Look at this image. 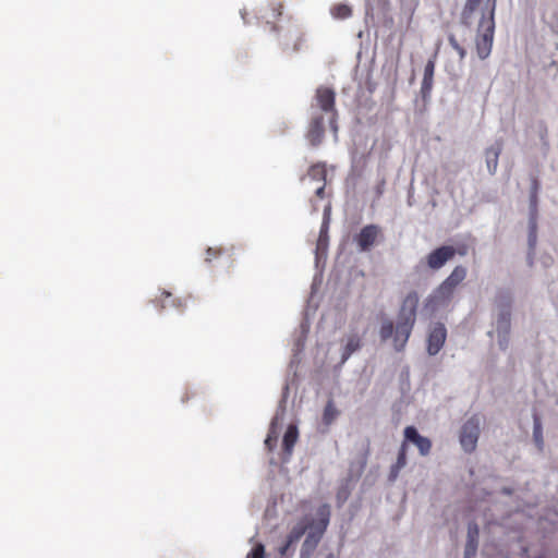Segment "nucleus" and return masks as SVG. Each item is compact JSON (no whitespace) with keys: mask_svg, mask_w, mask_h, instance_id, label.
<instances>
[{"mask_svg":"<svg viewBox=\"0 0 558 558\" xmlns=\"http://www.w3.org/2000/svg\"><path fill=\"white\" fill-rule=\"evenodd\" d=\"M468 269L463 265L456 266L450 275L436 287L424 300L421 314L434 316L439 310L448 307L459 284L466 278Z\"/></svg>","mask_w":558,"mask_h":558,"instance_id":"f257e3e1","label":"nucleus"},{"mask_svg":"<svg viewBox=\"0 0 558 558\" xmlns=\"http://www.w3.org/2000/svg\"><path fill=\"white\" fill-rule=\"evenodd\" d=\"M420 296L415 290L410 291L402 300L397 314L396 336L393 339L395 350L401 352L412 333L416 322Z\"/></svg>","mask_w":558,"mask_h":558,"instance_id":"f03ea898","label":"nucleus"},{"mask_svg":"<svg viewBox=\"0 0 558 558\" xmlns=\"http://www.w3.org/2000/svg\"><path fill=\"white\" fill-rule=\"evenodd\" d=\"M330 517V506L328 504H323L317 508L315 517L305 514L301 518V521H306L310 526L301 546L300 558L312 557L328 529Z\"/></svg>","mask_w":558,"mask_h":558,"instance_id":"7ed1b4c3","label":"nucleus"},{"mask_svg":"<svg viewBox=\"0 0 558 558\" xmlns=\"http://www.w3.org/2000/svg\"><path fill=\"white\" fill-rule=\"evenodd\" d=\"M497 0H486L481 10V19L477 26L475 47L481 60L487 59L492 53L495 35V11Z\"/></svg>","mask_w":558,"mask_h":558,"instance_id":"20e7f679","label":"nucleus"},{"mask_svg":"<svg viewBox=\"0 0 558 558\" xmlns=\"http://www.w3.org/2000/svg\"><path fill=\"white\" fill-rule=\"evenodd\" d=\"M459 254L461 256L466 254L465 247L458 250L450 244H441L433 248L422 260L425 266L432 271L440 270L448 262L452 260L454 256Z\"/></svg>","mask_w":558,"mask_h":558,"instance_id":"39448f33","label":"nucleus"},{"mask_svg":"<svg viewBox=\"0 0 558 558\" xmlns=\"http://www.w3.org/2000/svg\"><path fill=\"white\" fill-rule=\"evenodd\" d=\"M481 434V420L477 415H472L461 426L459 441L465 453H472L477 447Z\"/></svg>","mask_w":558,"mask_h":558,"instance_id":"423d86ee","label":"nucleus"},{"mask_svg":"<svg viewBox=\"0 0 558 558\" xmlns=\"http://www.w3.org/2000/svg\"><path fill=\"white\" fill-rule=\"evenodd\" d=\"M447 328L444 323L430 324L426 337V352L429 356L437 355L444 348L447 340Z\"/></svg>","mask_w":558,"mask_h":558,"instance_id":"0eeeda50","label":"nucleus"},{"mask_svg":"<svg viewBox=\"0 0 558 558\" xmlns=\"http://www.w3.org/2000/svg\"><path fill=\"white\" fill-rule=\"evenodd\" d=\"M331 221V205L327 204L323 211V221L319 229L318 239L315 248V264L318 266L322 255L324 258L327 256L329 245V226Z\"/></svg>","mask_w":558,"mask_h":558,"instance_id":"6e6552de","label":"nucleus"},{"mask_svg":"<svg viewBox=\"0 0 558 558\" xmlns=\"http://www.w3.org/2000/svg\"><path fill=\"white\" fill-rule=\"evenodd\" d=\"M308 526V523L301 521V519L293 525L284 542L278 548L280 557L290 558L293 555L295 545L305 535Z\"/></svg>","mask_w":558,"mask_h":558,"instance_id":"1a4fd4ad","label":"nucleus"},{"mask_svg":"<svg viewBox=\"0 0 558 558\" xmlns=\"http://www.w3.org/2000/svg\"><path fill=\"white\" fill-rule=\"evenodd\" d=\"M379 231L380 228L374 223L362 227L353 236V242L356 244L357 251L360 253L369 252L376 242Z\"/></svg>","mask_w":558,"mask_h":558,"instance_id":"9d476101","label":"nucleus"},{"mask_svg":"<svg viewBox=\"0 0 558 558\" xmlns=\"http://www.w3.org/2000/svg\"><path fill=\"white\" fill-rule=\"evenodd\" d=\"M405 445H414L422 457L429 454L432 449V441L428 437L420 434L417 428L413 425L407 426L403 430V441Z\"/></svg>","mask_w":558,"mask_h":558,"instance_id":"9b49d317","label":"nucleus"},{"mask_svg":"<svg viewBox=\"0 0 558 558\" xmlns=\"http://www.w3.org/2000/svg\"><path fill=\"white\" fill-rule=\"evenodd\" d=\"M325 134V119L322 113L313 116L306 137L313 147L322 144Z\"/></svg>","mask_w":558,"mask_h":558,"instance_id":"f8f14e48","label":"nucleus"},{"mask_svg":"<svg viewBox=\"0 0 558 558\" xmlns=\"http://www.w3.org/2000/svg\"><path fill=\"white\" fill-rule=\"evenodd\" d=\"M480 544V526L475 520L468 522L466 542L464 545L463 555L466 558L476 557Z\"/></svg>","mask_w":558,"mask_h":558,"instance_id":"ddd939ff","label":"nucleus"},{"mask_svg":"<svg viewBox=\"0 0 558 558\" xmlns=\"http://www.w3.org/2000/svg\"><path fill=\"white\" fill-rule=\"evenodd\" d=\"M298 438H299L298 425L294 423H290L284 430L282 441H281V447H282V452H283V458H282L283 462L289 461V459L293 452L294 445L298 441Z\"/></svg>","mask_w":558,"mask_h":558,"instance_id":"4468645a","label":"nucleus"},{"mask_svg":"<svg viewBox=\"0 0 558 558\" xmlns=\"http://www.w3.org/2000/svg\"><path fill=\"white\" fill-rule=\"evenodd\" d=\"M317 104L322 111L326 113L336 112L335 102H336V93L330 87L320 86L316 89L315 96Z\"/></svg>","mask_w":558,"mask_h":558,"instance_id":"2eb2a0df","label":"nucleus"},{"mask_svg":"<svg viewBox=\"0 0 558 558\" xmlns=\"http://www.w3.org/2000/svg\"><path fill=\"white\" fill-rule=\"evenodd\" d=\"M367 456H368V449H366L365 453L357 461H352L350 463L348 474L341 481L342 483L354 486L355 482H357L360 480V477L362 476V474L366 468Z\"/></svg>","mask_w":558,"mask_h":558,"instance_id":"dca6fc26","label":"nucleus"},{"mask_svg":"<svg viewBox=\"0 0 558 558\" xmlns=\"http://www.w3.org/2000/svg\"><path fill=\"white\" fill-rule=\"evenodd\" d=\"M367 456H368V449H366L365 453L357 461H352L350 463L348 474L341 481L342 483L354 486L355 482H357L360 480V477L362 476V474L366 468Z\"/></svg>","mask_w":558,"mask_h":558,"instance_id":"f3484780","label":"nucleus"},{"mask_svg":"<svg viewBox=\"0 0 558 558\" xmlns=\"http://www.w3.org/2000/svg\"><path fill=\"white\" fill-rule=\"evenodd\" d=\"M494 305L497 313H511L513 305V292L509 288H500L496 291Z\"/></svg>","mask_w":558,"mask_h":558,"instance_id":"a211bd4d","label":"nucleus"},{"mask_svg":"<svg viewBox=\"0 0 558 558\" xmlns=\"http://www.w3.org/2000/svg\"><path fill=\"white\" fill-rule=\"evenodd\" d=\"M408 449H409L408 445H405V442H401L398 453H397L396 462L393 464H391L389 473H388L387 480L390 484H393L397 481V478L399 477L400 471L407 465Z\"/></svg>","mask_w":558,"mask_h":558,"instance_id":"6ab92c4d","label":"nucleus"},{"mask_svg":"<svg viewBox=\"0 0 558 558\" xmlns=\"http://www.w3.org/2000/svg\"><path fill=\"white\" fill-rule=\"evenodd\" d=\"M502 150V144L496 141L493 145L485 149V162L487 171L494 175L497 171L499 156Z\"/></svg>","mask_w":558,"mask_h":558,"instance_id":"aec40b11","label":"nucleus"},{"mask_svg":"<svg viewBox=\"0 0 558 558\" xmlns=\"http://www.w3.org/2000/svg\"><path fill=\"white\" fill-rule=\"evenodd\" d=\"M482 0H466L461 15H460V24L464 27L469 28L472 25V16L476 9L478 8Z\"/></svg>","mask_w":558,"mask_h":558,"instance_id":"412c9836","label":"nucleus"},{"mask_svg":"<svg viewBox=\"0 0 558 558\" xmlns=\"http://www.w3.org/2000/svg\"><path fill=\"white\" fill-rule=\"evenodd\" d=\"M360 348H361V341L359 338H355V337L349 338L347 343L342 348L341 359H340V362L338 363V365L336 366V368H341L344 365V363L350 359V356L354 352L360 350Z\"/></svg>","mask_w":558,"mask_h":558,"instance_id":"4be33fe9","label":"nucleus"},{"mask_svg":"<svg viewBox=\"0 0 558 558\" xmlns=\"http://www.w3.org/2000/svg\"><path fill=\"white\" fill-rule=\"evenodd\" d=\"M496 332L501 335H510L511 330V313H497Z\"/></svg>","mask_w":558,"mask_h":558,"instance_id":"5701e85b","label":"nucleus"},{"mask_svg":"<svg viewBox=\"0 0 558 558\" xmlns=\"http://www.w3.org/2000/svg\"><path fill=\"white\" fill-rule=\"evenodd\" d=\"M340 412L335 407L333 400L329 399L323 411V423L327 426L331 425Z\"/></svg>","mask_w":558,"mask_h":558,"instance_id":"b1692460","label":"nucleus"},{"mask_svg":"<svg viewBox=\"0 0 558 558\" xmlns=\"http://www.w3.org/2000/svg\"><path fill=\"white\" fill-rule=\"evenodd\" d=\"M353 488V485H348L342 482L340 483L336 494V505L338 508H342L344 506L351 496Z\"/></svg>","mask_w":558,"mask_h":558,"instance_id":"393cba45","label":"nucleus"},{"mask_svg":"<svg viewBox=\"0 0 558 558\" xmlns=\"http://www.w3.org/2000/svg\"><path fill=\"white\" fill-rule=\"evenodd\" d=\"M533 440L536 447L542 450L544 447L543 425L537 414L533 415Z\"/></svg>","mask_w":558,"mask_h":558,"instance_id":"a878e982","label":"nucleus"},{"mask_svg":"<svg viewBox=\"0 0 558 558\" xmlns=\"http://www.w3.org/2000/svg\"><path fill=\"white\" fill-rule=\"evenodd\" d=\"M537 244V220H527V250L535 251Z\"/></svg>","mask_w":558,"mask_h":558,"instance_id":"bb28decb","label":"nucleus"},{"mask_svg":"<svg viewBox=\"0 0 558 558\" xmlns=\"http://www.w3.org/2000/svg\"><path fill=\"white\" fill-rule=\"evenodd\" d=\"M330 14L338 20H344L352 15V8L348 3H337L330 8Z\"/></svg>","mask_w":558,"mask_h":558,"instance_id":"cd10ccee","label":"nucleus"},{"mask_svg":"<svg viewBox=\"0 0 558 558\" xmlns=\"http://www.w3.org/2000/svg\"><path fill=\"white\" fill-rule=\"evenodd\" d=\"M307 174L315 181H323L326 183L327 170L325 163L318 162L310 167Z\"/></svg>","mask_w":558,"mask_h":558,"instance_id":"c85d7f7f","label":"nucleus"},{"mask_svg":"<svg viewBox=\"0 0 558 558\" xmlns=\"http://www.w3.org/2000/svg\"><path fill=\"white\" fill-rule=\"evenodd\" d=\"M396 336V325L390 319H385L380 324L379 337L381 341H387Z\"/></svg>","mask_w":558,"mask_h":558,"instance_id":"c756f323","label":"nucleus"},{"mask_svg":"<svg viewBox=\"0 0 558 558\" xmlns=\"http://www.w3.org/2000/svg\"><path fill=\"white\" fill-rule=\"evenodd\" d=\"M279 430H280V427L269 425V429H268V433H267L265 441H264L266 448L269 451H272L277 446Z\"/></svg>","mask_w":558,"mask_h":558,"instance_id":"7c9ffc66","label":"nucleus"},{"mask_svg":"<svg viewBox=\"0 0 558 558\" xmlns=\"http://www.w3.org/2000/svg\"><path fill=\"white\" fill-rule=\"evenodd\" d=\"M433 83L434 78L423 77L422 80L420 94L424 102H427L430 99Z\"/></svg>","mask_w":558,"mask_h":558,"instance_id":"2f4dec72","label":"nucleus"},{"mask_svg":"<svg viewBox=\"0 0 558 558\" xmlns=\"http://www.w3.org/2000/svg\"><path fill=\"white\" fill-rule=\"evenodd\" d=\"M399 381H400V390L402 393L410 390V367L408 365L403 366L400 375H399Z\"/></svg>","mask_w":558,"mask_h":558,"instance_id":"473e14b6","label":"nucleus"},{"mask_svg":"<svg viewBox=\"0 0 558 558\" xmlns=\"http://www.w3.org/2000/svg\"><path fill=\"white\" fill-rule=\"evenodd\" d=\"M286 411H287V404L279 402L278 407H277V410H276V413H275L274 417L270 421V425H274V426H277V427L281 428L282 422H283L284 416H286Z\"/></svg>","mask_w":558,"mask_h":558,"instance_id":"72a5a7b5","label":"nucleus"},{"mask_svg":"<svg viewBox=\"0 0 558 558\" xmlns=\"http://www.w3.org/2000/svg\"><path fill=\"white\" fill-rule=\"evenodd\" d=\"M538 194H529V219L537 220Z\"/></svg>","mask_w":558,"mask_h":558,"instance_id":"f704fd0d","label":"nucleus"},{"mask_svg":"<svg viewBox=\"0 0 558 558\" xmlns=\"http://www.w3.org/2000/svg\"><path fill=\"white\" fill-rule=\"evenodd\" d=\"M448 43L458 52L460 61L464 60L468 53L466 49L459 44L454 35L450 34L448 36Z\"/></svg>","mask_w":558,"mask_h":558,"instance_id":"c9c22d12","label":"nucleus"},{"mask_svg":"<svg viewBox=\"0 0 558 558\" xmlns=\"http://www.w3.org/2000/svg\"><path fill=\"white\" fill-rule=\"evenodd\" d=\"M246 558H266V549L263 543L255 544L248 551Z\"/></svg>","mask_w":558,"mask_h":558,"instance_id":"e433bc0d","label":"nucleus"},{"mask_svg":"<svg viewBox=\"0 0 558 558\" xmlns=\"http://www.w3.org/2000/svg\"><path fill=\"white\" fill-rule=\"evenodd\" d=\"M435 59H436V56H434L433 58H429L427 60V62L425 63L423 77L434 78L435 66H436Z\"/></svg>","mask_w":558,"mask_h":558,"instance_id":"4c0bfd02","label":"nucleus"},{"mask_svg":"<svg viewBox=\"0 0 558 558\" xmlns=\"http://www.w3.org/2000/svg\"><path fill=\"white\" fill-rule=\"evenodd\" d=\"M306 338L298 336L294 341L293 352L301 354L305 348Z\"/></svg>","mask_w":558,"mask_h":558,"instance_id":"58836bf2","label":"nucleus"},{"mask_svg":"<svg viewBox=\"0 0 558 558\" xmlns=\"http://www.w3.org/2000/svg\"><path fill=\"white\" fill-rule=\"evenodd\" d=\"M498 347L501 351H506L509 347V335L497 333Z\"/></svg>","mask_w":558,"mask_h":558,"instance_id":"ea45409f","label":"nucleus"},{"mask_svg":"<svg viewBox=\"0 0 558 558\" xmlns=\"http://www.w3.org/2000/svg\"><path fill=\"white\" fill-rule=\"evenodd\" d=\"M337 117H338L337 111L336 112H331L330 117H329V126H330V130L335 134V138H337V133H338Z\"/></svg>","mask_w":558,"mask_h":558,"instance_id":"a19ab883","label":"nucleus"},{"mask_svg":"<svg viewBox=\"0 0 558 558\" xmlns=\"http://www.w3.org/2000/svg\"><path fill=\"white\" fill-rule=\"evenodd\" d=\"M308 332H310V322L307 318H304L300 325V335L299 336L307 338Z\"/></svg>","mask_w":558,"mask_h":558,"instance_id":"79ce46f5","label":"nucleus"},{"mask_svg":"<svg viewBox=\"0 0 558 558\" xmlns=\"http://www.w3.org/2000/svg\"><path fill=\"white\" fill-rule=\"evenodd\" d=\"M385 186H386V180L383 178V179H380V180L377 182V184H376V186H375V194H376V197H377V198H380V197H381V195L384 194V192H385Z\"/></svg>","mask_w":558,"mask_h":558,"instance_id":"37998d69","label":"nucleus"},{"mask_svg":"<svg viewBox=\"0 0 558 558\" xmlns=\"http://www.w3.org/2000/svg\"><path fill=\"white\" fill-rule=\"evenodd\" d=\"M539 190H541V183H539L538 179L532 178L529 194H538Z\"/></svg>","mask_w":558,"mask_h":558,"instance_id":"c03bdc74","label":"nucleus"},{"mask_svg":"<svg viewBox=\"0 0 558 558\" xmlns=\"http://www.w3.org/2000/svg\"><path fill=\"white\" fill-rule=\"evenodd\" d=\"M289 393H290L289 384L286 383L283 388H282V393H281V398H280L279 402L287 404V401H288V398H289Z\"/></svg>","mask_w":558,"mask_h":558,"instance_id":"a18cd8bd","label":"nucleus"},{"mask_svg":"<svg viewBox=\"0 0 558 558\" xmlns=\"http://www.w3.org/2000/svg\"><path fill=\"white\" fill-rule=\"evenodd\" d=\"M534 257H535V251H529L526 252V264L529 267L534 266Z\"/></svg>","mask_w":558,"mask_h":558,"instance_id":"49530a36","label":"nucleus"},{"mask_svg":"<svg viewBox=\"0 0 558 558\" xmlns=\"http://www.w3.org/2000/svg\"><path fill=\"white\" fill-rule=\"evenodd\" d=\"M300 354L293 352V356L290 361L289 368L292 369L295 365L300 363Z\"/></svg>","mask_w":558,"mask_h":558,"instance_id":"de8ad7c7","label":"nucleus"},{"mask_svg":"<svg viewBox=\"0 0 558 558\" xmlns=\"http://www.w3.org/2000/svg\"><path fill=\"white\" fill-rule=\"evenodd\" d=\"M514 493L513 488L510 487V486H504L501 489H500V494L504 495V496H512Z\"/></svg>","mask_w":558,"mask_h":558,"instance_id":"09e8293b","label":"nucleus"},{"mask_svg":"<svg viewBox=\"0 0 558 558\" xmlns=\"http://www.w3.org/2000/svg\"><path fill=\"white\" fill-rule=\"evenodd\" d=\"M325 185L326 183H324L322 186H319L318 189H316L315 191V195L319 198H324L325 197Z\"/></svg>","mask_w":558,"mask_h":558,"instance_id":"8fccbe9b","label":"nucleus"},{"mask_svg":"<svg viewBox=\"0 0 558 558\" xmlns=\"http://www.w3.org/2000/svg\"><path fill=\"white\" fill-rule=\"evenodd\" d=\"M206 254H207L206 262H210V260H211V258H210V257H211V255H214V254H215V250H214L213 247H208V248L206 250Z\"/></svg>","mask_w":558,"mask_h":558,"instance_id":"3c124183","label":"nucleus"},{"mask_svg":"<svg viewBox=\"0 0 558 558\" xmlns=\"http://www.w3.org/2000/svg\"><path fill=\"white\" fill-rule=\"evenodd\" d=\"M180 305H181V301H180V300H172V301H171V306H172V307H178V306H180Z\"/></svg>","mask_w":558,"mask_h":558,"instance_id":"603ef678","label":"nucleus"},{"mask_svg":"<svg viewBox=\"0 0 558 558\" xmlns=\"http://www.w3.org/2000/svg\"><path fill=\"white\" fill-rule=\"evenodd\" d=\"M274 15H275V17L281 15V11L280 10H274Z\"/></svg>","mask_w":558,"mask_h":558,"instance_id":"864d4df0","label":"nucleus"},{"mask_svg":"<svg viewBox=\"0 0 558 558\" xmlns=\"http://www.w3.org/2000/svg\"><path fill=\"white\" fill-rule=\"evenodd\" d=\"M240 13H241V17L245 22V14H246L245 10H241Z\"/></svg>","mask_w":558,"mask_h":558,"instance_id":"5fc2aeb1","label":"nucleus"},{"mask_svg":"<svg viewBox=\"0 0 558 558\" xmlns=\"http://www.w3.org/2000/svg\"><path fill=\"white\" fill-rule=\"evenodd\" d=\"M325 558H336L335 554L329 553Z\"/></svg>","mask_w":558,"mask_h":558,"instance_id":"6e6d98bb","label":"nucleus"},{"mask_svg":"<svg viewBox=\"0 0 558 558\" xmlns=\"http://www.w3.org/2000/svg\"><path fill=\"white\" fill-rule=\"evenodd\" d=\"M163 294H165V296H166L167 299L171 296V293H170V292H167V291H163Z\"/></svg>","mask_w":558,"mask_h":558,"instance_id":"4d7b16f0","label":"nucleus"},{"mask_svg":"<svg viewBox=\"0 0 558 558\" xmlns=\"http://www.w3.org/2000/svg\"><path fill=\"white\" fill-rule=\"evenodd\" d=\"M493 335H494V330H489V331H487V336H488L489 338H492V337H493Z\"/></svg>","mask_w":558,"mask_h":558,"instance_id":"13d9d810","label":"nucleus"},{"mask_svg":"<svg viewBox=\"0 0 558 558\" xmlns=\"http://www.w3.org/2000/svg\"><path fill=\"white\" fill-rule=\"evenodd\" d=\"M535 558H546V557H545V555L539 554V555H537Z\"/></svg>","mask_w":558,"mask_h":558,"instance_id":"bf43d9fd","label":"nucleus"},{"mask_svg":"<svg viewBox=\"0 0 558 558\" xmlns=\"http://www.w3.org/2000/svg\"><path fill=\"white\" fill-rule=\"evenodd\" d=\"M161 306H162V307H167V303H166V301H163V303H162V305H161Z\"/></svg>","mask_w":558,"mask_h":558,"instance_id":"052dcab7","label":"nucleus"},{"mask_svg":"<svg viewBox=\"0 0 558 558\" xmlns=\"http://www.w3.org/2000/svg\"><path fill=\"white\" fill-rule=\"evenodd\" d=\"M463 558H466L465 555H463ZM469 558H475V557H469Z\"/></svg>","mask_w":558,"mask_h":558,"instance_id":"680f3d73","label":"nucleus"},{"mask_svg":"<svg viewBox=\"0 0 558 558\" xmlns=\"http://www.w3.org/2000/svg\"><path fill=\"white\" fill-rule=\"evenodd\" d=\"M401 2H404V0H400Z\"/></svg>","mask_w":558,"mask_h":558,"instance_id":"e2e57ef3","label":"nucleus"}]
</instances>
